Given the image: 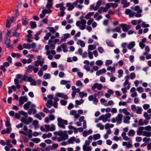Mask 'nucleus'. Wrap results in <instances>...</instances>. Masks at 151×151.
Masks as SVG:
<instances>
[{
    "label": "nucleus",
    "mask_w": 151,
    "mask_h": 151,
    "mask_svg": "<svg viewBox=\"0 0 151 151\" xmlns=\"http://www.w3.org/2000/svg\"><path fill=\"white\" fill-rule=\"evenodd\" d=\"M57 120L58 121V126L63 129H65V127L64 124H68V121L67 120L62 119L60 117H58V118Z\"/></svg>",
    "instance_id": "f257e3e1"
},
{
    "label": "nucleus",
    "mask_w": 151,
    "mask_h": 151,
    "mask_svg": "<svg viewBox=\"0 0 151 151\" xmlns=\"http://www.w3.org/2000/svg\"><path fill=\"white\" fill-rule=\"evenodd\" d=\"M102 87L103 86L101 84L96 83L91 87V89L92 91H93L96 88L98 90H100L102 89Z\"/></svg>",
    "instance_id": "f03ea898"
},
{
    "label": "nucleus",
    "mask_w": 151,
    "mask_h": 151,
    "mask_svg": "<svg viewBox=\"0 0 151 151\" xmlns=\"http://www.w3.org/2000/svg\"><path fill=\"white\" fill-rule=\"evenodd\" d=\"M120 26L122 29L123 31L124 32H127L130 28V26L126 24H120Z\"/></svg>",
    "instance_id": "7ed1b4c3"
},
{
    "label": "nucleus",
    "mask_w": 151,
    "mask_h": 151,
    "mask_svg": "<svg viewBox=\"0 0 151 151\" xmlns=\"http://www.w3.org/2000/svg\"><path fill=\"white\" fill-rule=\"evenodd\" d=\"M14 20V17L12 16L10 19H6V27L9 28L10 27L11 23Z\"/></svg>",
    "instance_id": "20e7f679"
},
{
    "label": "nucleus",
    "mask_w": 151,
    "mask_h": 151,
    "mask_svg": "<svg viewBox=\"0 0 151 151\" xmlns=\"http://www.w3.org/2000/svg\"><path fill=\"white\" fill-rule=\"evenodd\" d=\"M68 134L65 133H64V137H58V138L57 139V141L59 142H60L63 139H64V140H65L66 139H67L68 138Z\"/></svg>",
    "instance_id": "39448f33"
},
{
    "label": "nucleus",
    "mask_w": 151,
    "mask_h": 151,
    "mask_svg": "<svg viewBox=\"0 0 151 151\" xmlns=\"http://www.w3.org/2000/svg\"><path fill=\"white\" fill-rule=\"evenodd\" d=\"M117 116L118 117H116V119L118 122V123L119 124H121L122 123L123 115L121 114H118Z\"/></svg>",
    "instance_id": "423d86ee"
},
{
    "label": "nucleus",
    "mask_w": 151,
    "mask_h": 151,
    "mask_svg": "<svg viewBox=\"0 0 151 151\" xmlns=\"http://www.w3.org/2000/svg\"><path fill=\"white\" fill-rule=\"evenodd\" d=\"M66 6L68 7V11H71L74 8V6L73 5H72L70 3H67L66 4Z\"/></svg>",
    "instance_id": "0eeeda50"
},
{
    "label": "nucleus",
    "mask_w": 151,
    "mask_h": 151,
    "mask_svg": "<svg viewBox=\"0 0 151 151\" xmlns=\"http://www.w3.org/2000/svg\"><path fill=\"white\" fill-rule=\"evenodd\" d=\"M145 129L144 127H140L139 128V130L137 132V134L138 135H141L143 133L142 130Z\"/></svg>",
    "instance_id": "6e6552de"
},
{
    "label": "nucleus",
    "mask_w": 151,
    "mask_h": 151,
    "mask_svg": "<svg viewBox=\"0 0 151 151\" xmlns=\"http://www.w3.org/2000/svg\"><path fill=\"white\" fill-rule=\"evenodd\" d=\"M8 93L9 94H11L12 92V90H14V91H15L16 90L15 86H12L11 87H8Z\"/></svg>",
    "instance_id": "1a4fd4ad"
},
{
    "label": "nucleus",
    "mask_w": 151,
    "mask_h": 151,
    "mask_svg": "<svg viewBox=\"0 0 151 151\" xmlns=\"http://www.w3.org/2000/svg\"><path fill=\"white\" fill-rule=\"evenodd\" d=\"M78 45H80L82 47H84L85 46V43L84 41L81 40H78L77 43Z\"/></svg>",
    "instance_id": "9d476101"
},
{
    "label": "nucleus",
    "mask_w": 151,
    "mask_h": 151,
    "mask_svg": "<svg viewBox=\"0 0 151 151\" xmlns=\"http://www.w3.org/2000/svg\"><path fill=\"white\" fill-rule=\"evenodd\" d=\"M53 104L52 100H48L46 104V106L48 108H50Z\"/></svg>",
    "instance_id": "9b49d317"
},
{
    "label": "nucleus",
    "mask_w": 151,
    "mask_h": 151,
    "mask_svg": "<svg viewBox=\"0 0 151 151\" xmlns=\"http://www.w3.org/2000/svg\"><path fill=\"white\" fill-rule=\"evenodd\" d=\"M76 140V138L74 137H73L69 139L67 141V142L68 144H73V142L75 141Z\"/></svg>",
    "instance_id": "f8f14e48"
},
{
    "label": "nucleus",
    "mask_w": 151,
    "mask_h": 151,
    "mask_svg": "<svg viewBox=\"0 0 151 151\" xmlns=\"http://www.w3.org/2000/svg\"><path fill=\"white\" fill-rule=\"evenodd\" d=\"M22 24L24 26L27 25L28 24V22L27 21V19L25 17H22Z\"/></svg>",
    "instance_id": "ddd939ff"
},
{
    "label": "nucleus",
    "mask_w": 151,
    "mask_h": 151,
    "mask_svg": "<svg viewBox=\"0 0 151 151\" xmlns=\"http://www.w3.org/2000/svg\"><path fill=\"white\" fill-rule=\"evenodd\" d=\"M31 104L30 101H28L24 105V108L25 110H27L29 108V106Z\"/></svg>",
    "instance_id": "4468645a"
},
{
    "label": "nucleus",
    "mask_w": 151,
    "mask_h": 151,
    "mask_svg": "<svg viewBox=\"0 0 151 151\" xmlns=\"http://www.w3.org/2000/svg\"><path fill=\"white\" fill-rule=\"evenodd\" d=\"M126 14L129 15L130 17H132V12L131 10L129 9H126L125 11Z\"/></svg>",
    "instance_id": "2eb2a0df"
},
{
    "label": "nucleus",
    "mask_w": 151,
    "mask_h": 151,
    "mask_svg": "<svg viewBox=\"0 0 151 151\" xmlns=\"http://www.w3.org/2000/svg\"><path fill=\"white\" fill-rule=\"evenodd\" d=\"M30 24L31 26V28L32 29L35 28L37 27V25L36 24V22L33 21L30 22Z\"/></svg>",
    "instance_id": "dca6fc26"
},
{
    "label": "nucleus",
    "mask_w": 151,
    "mask_h": 151,
    "mask_svg": "<svg viewBox=\"0 0 151 151\" xmlns=\"http://www.w3.org/2000/svg\"><path fill=\"white\" fill-rule=\"evenodd\" d=\"M134 10L137 11L138 13H141L142 12V10L140 9V7L139 6L137 5L134 8Z\"/></svg>",
    "instance_id": "f3484780"
},
{
    "label": "nucleus",
    "mask_w": 151,
    "mask_h": 151,
    "mask_svg": "<svg viewBox=\"0 0 151 151\" xmlns=\"http://www.w3.org/2000/svg\"><path fill=\"white\" fill-rule=\"evenodd\" d=\"M143 135L147 137H150L151 136V132H147L145 131H143Z\"/></svg>",
    "instance_id": "a211bd4d"
},
{
    "label": "nucleus",
    "mask_w": 151,
    "mask_h": 151,
    "mask_svg": "<svg viewBox=\"0 0 151 151\" xmlns=\"http://www.w3.org/2000/svg\"><path fill=\"white\" fill-rule=\"evenodd\" d=\"M83 148L84 151H90L91 150V147H87V146L85 145H84L83 146Z\"/></svg>",
    "instance_id": "6ab92c4d"
},
{
    "label": "nucleus",
    "mask_w": 151,
    "mask_h": 151,
    "mask_svg": "<svg viewBox=\"0 0 151 151\" xmlns=\"http://www.w3.org/2000/svg\"><path fill=\"white\" fill-rule=\"evenodd\" d=\"M61 47L63 48V51L64 52H66L68 51L67 49L66 48L67 45L65 43H63L62 45H61Z\"/></svg>",
    "instance_id": "aec40b11"
},
{
    "label": "nucleus",
    "mask_w": 151,
    "mask_h": 151,
    "mask_svg": "<svg viewBox=\"0 0 151 151\" xmlns=\"http://www.w3.org/2000/svg\"><path fill=\"white\" fill-rule=\"evenodd\" d=\"M100 135L98 133L95 134H94L93 135V138L94 140H96V139H99L100 138Z\"/></svg>",
    "instance_id": "412c9836"
},
{
    "label": "nucleus",
    "mask_w": 151,
    "mask_h": 151,
    "mask_svg": "<svg viewBox=\"0 0 151 151\" xmlns=\"http://www.w3.org/2000/svg\"><path fill=\"white\" fill-rule=\"evenodd\" d=\"M38 121L37 120H35L33 121L32 122V125L35 127V128H38L39 126H38Z\"/></svg>",
    "instance_id": "4be33fe9"
},
{
    "label": "nucleus",
    "mask_w": 151,
    "mask_h": 151,
    "mask_svg": "<svg viewBox=\"0 0 151 151\" xmlns=\"http://www.w3.org/2000/svg\"><path fill=\"white\" fill-rule=\"evenodd\" d=\"M106 42L107 45L109 46L112 47L114 46V45L112 42L109 40H106Z\"/></svg>",
    "instance_id": "5701e85b"
},
{
    "label": "nucleus",
    "mask_w": 151,
    "mask_h": 151,
    "mask_svg": "<svg viewBox=\"0 0 151 151\" xmlns=\"http://www.w3.org/2000/svg\"><path fill=\"white\" fill-rule=\"evenodd\" d=\"M23 47L26 49H30L31 48V45L29 43H24L23 44Z\"/></svg>",
    "instance_id": "b1692460"
},
{
    "label": "nucleus",
    "mask_w": 151,
    "mask_h": 151,
    "mask_svg": "<svg viewBox=\"0 0 151 151\" xmlns=\"http://www.w3.org/2000/svg\"><path fill=\"white\" fill-rule=\"evenodd\" d=\"M96 46L95 45H90L88 46V50H94L96 48Z\"/></svg>",
    "instance_id": "393cba45"
},
{
    "label": "nucleus",
    "mask_w": 151,
    "mask_h": 151,
    "mask_svg": "<svg viewBox=\"0 0 151 151\" xmlns=\"http://www.w3.org/2000/svg\"><path fill=\"white\" fill-rule=\"evenodd\" d=\"M43 78L45 79H50V75L49 73H45L43 76Z\"/></svg>",
    "instance_id": "a878e982"
},
{
    "label": "nucleus",
    "mask_w": 151,
    "mask_h": 151,
    "mask_svg": "<svg viewBox=\"0 0 151 151\" xmlns=\"http://www.w3.org/2000/svg\"><path fill=\"white\" fill-rule=\"evenodd\" d=\"M31 140L36 143H38L40 141V138H37L32 139Z\"/></svg>",
    "instance_id": "bb28decb"
},
{
    "label": "nucleus",
    "mask_w": 151,
    "mask_h": 151,
    "mask_svg": "<svg viewBox=\"0 0 151 151\" xmlns=\"http://www.w3.org/2000/svg\"><path fill=\"white\" fill-rule=\"evenodd\" d=\"M87 95L86 93H84L83 92H81L79 93V96L81 98H83L84 96H87Z\"/></svg>",
    "instance_id": "cd10ccee"
},
{
    "label": "nucleus",
    "mask_w": 151,
    "mask_h": 151,
    "mask_svg": "<svg viewBox=\"0 0 151 151\" xmlns=\"http://www.w3.org/2000/svg\"><path fill=\"white\" fill-rule=\"evenodd\" d=\"M33 68V66L32 65H29L28 66L27 70L31 72L32 71Z\"/></svg>",
    "instance_id": "c85d7f7f"
},
{
    "label": "nucleus",
    "mask_w": 151,
    "mask_h": 151,
    "mask_svg": "<svg viewBox=\"0 0 151 151\" xmlns=\"http://www.w3.org/2000/svg\"><path fill=\"white\" fill-rule=\"evenodd\" d=\"M47 29L53 34L55 32V31L53 27H48L47 28Z\"/></svg>",
    "instance_id": "c756f323"
},
{
    "label": "nucleus",
    "mask_w": 151,
    "mask_h": 151,
    "mask_svg": "<svg viewBox=\"0 0 151 151\" xmlns=\"http://www.w3.org/2000/svg\"><path fill=\"white\" fill-rule=\"evenodd\" d=\"M96 126L100 128L101 130H103L104 128V126L101 123H99L96 124Z\"/></svg>",
    "instance_id": "7c9ffc66"
},
{
    "label": "nucleus",
    "mask_w": 151,
    "mask_h": 151,
    "mask_svg": "<svg viewBox=\"0 0 151 151\" xmlns=\"http://www.w3.org/2000/svg\"><path fill=\"white\" fill-rule=\"evenodd\" d=\"M144 116L145 117L146 119L149 120L150 119V118L148 114L146 112H145L144 114Z\"/></svg>",
    "instance_id": "2f4dec72"
},
{
    "label": "nucleus",
    "mask_w": 151,
    "mask_h": 151,
    "mask_svg": "<svg viewBox=\"0 0 151 151\" xmlns=\"http://www.w3.org/2000/svg\"><path fill=\"white\" fill-rule=\"evenodd\" d=\"M66 133V131H64V132L63 133L62 132V130H61L59 132H58V135L60 136L61 137H64V133Z\"/></svg>",
    "instance_id": "473e14b6"
},
{
    "label": "nucleus",
    "mask_w": 151,
    "mask_h": 151,
    "mask_svg": "<svg viewBox=\"0 0 151 151\" xmlns=\"http://www.w3.org/2000/svg\"><path fill=\"white\" fill-rule=\"evenodd\" d=\"M67 102L66 101L61 99L60 101V103L62 105L65 106L67 104Z\"/></svg>",
    "instance_id": "72a5a7b5"
},
{
    "label": "nucleus",
    "mask_w": 151,
    "mask_h": 151,
    "mask_svg": "<svg viewBox=\"0 0 151 151\" xmlns=\"http://www.w3.org/2000/svg\"><path fill=\"white\" fill-rule=\"evenodd\" d=\"M19 114L21 115H24L25 117H27L28 115L27 112H25L23 111H20L19 112Z\"/></svg>",
    "instance_id": "f704fd0d"
},
{
    "label": "nucleus",
    "mask_w": 151,
    "mask_h": 151,
    "mask_svg": "<svg viewBox=\"0 0 151 151\" xmlns=\"http://www.w3.org/2000/svg\"><path fill=\"white\" fill-rule=\"evenodd\" d=\"M51 35V33L50 32L47 33L46 35L44 37V39L46 40H48Z\"/></svg>",
    "instance_id": "c9c22d12"
},
{
    "label": "nucleus",
    "mask_w": 151,
    "mask_h": 151,
    "mask_svg": "<svg viewBox=\"0 0 151 151\" xmlns=\"http://www.w3.org/2000/svg\"><path fill=\"white\" fill-rule=\"evenodd\" d=\"M112 61L111 60H107L106 62V66H109L110 64H112Z\"/></svg>",
    "instance_id": "e433bc0d"
},
{
    "label": "nucleus",
    "mask_w": 151,
    "mask_h": 151,
    "mask_svg": "<svg viewBox=\"0 0 151 151\" xmlns=\"http://www.w3.org/2000/svg\"><path fill=\"white\" fill-rule=\"evenodd\" d=\"M142 26L143 28L148 27L150 26L148 24H146L145 22H143L142 24Z\"/></svg>",
    "instance_id": "4c0bfd02"
},
{
    "label": "nucleus",
    "mask_w": 151,
    "mask_h": 151,
    "mask_svg": "<svg viewBox=\"0 0 151 151\" xmlns=\"http://www.w3.org/2000/svg\"><path fill=\"white\" fill-rule=\"evenodd\" d=\"M140 13H138L136 14L135 12H133V16H135L137 17H140L142 16L141 14Z\"/></svg>",
    "instance_id": "58836bf2"
},
{
    "label": "nucleus",
    "mask_w": 151,
    "mask_h": 151,
    "mask_svg": "<svg viewBox=\"0 0 151 151\" xmlns=\"http://www.w3.org/2000/svg\"><path fill=\"white\" fill-rule=\"evenodd\" d=\"M137 96V93L135 92V88L134 87H133V97H136Z\"/></svg>",
    "instance_id": "ea45409f"
},
{
    "label": "nucleus",
    "mask_w": 151,
    "mask_h": 151,
    "mask_svg": "<svg viewBox=\"0 0 151 151\" xmlns=\"http://www.w3.org/2000/svg\"><path fill=\"white\" fill-rule=\"evenodd\" d=\"M142 108L140 107H138V109L136 110V113L138 114H141L142 111Z\"/></svg>",
    "instance_id": "a19ab883"
},
{
    "label": "nucleus",
    "mask_w": 151,
    "mask_h": 151,
    "mask_svg": "<svg viewBox=\"0 0 151 151\" xmlns=\"http://www.w3.org/2000/svg\"><path fill=\"white\" fill-rule=\"evenodd\" d=\"M11 40L10 38L7 37L6 38L5 40V44L7 45L8 44H10Z\"/></svg>",
    "instance_id": "79ce46f5"
},
{
    "label": "nucleus",
    "mask_w": 151,
    "mask_h": 151,
    "mask_svg": "<svg viewBox=\"0 0 151 151\" xmlns=\"http://www.w3.org/2000/svg\"><path fill=\"white\" fill-rule=\"evenodd\" d=\"M112 30L114 31H116V32L119 33L121 32V29L119 27H116L115 29H113Z\"/></svg>",
    "instance_id": "37998d69"
},
{
    "label": "nucleus",
    "mask_w": 151,
    "mask_h": 151,
    "mask_svg": "<svg viewBox=\"0 0 151 151\" xmlns=\"http://www.w3.org/2000/svg\"><path fill=\"white\" fill-rule=\"evenodd\" d=\"M129 78H130L131 79H132V73H130V76H129V75H127L125 77L126 80L128 81V80L129 79Z\"/></svg>",
    "instance_id": "c03bdc74"
},
{
    "label": "nucleus",
    "mask_w": 151,
    "mask_h": 151,
    "mask_svg": "<svg viewBox=\"0 0 151 151\" xmlns=\"http://www.w3.org/2000/svg\"><path fill=\"white\" fill-rule=\"evenodd\" d=\"M137 91L140 93H142L144 91L143 88L141 87H138L137 88Z\"/></svg>",
    "instance_id": "a18cd8bd"
},
{
    "label": "nucleus",
    "mask_w": 151,
    "mask_h": 151,
    "mask_svg": "<svg viewBox=\"0 0 151 151\" xmlns=\"http://www.w3.org/2000/svg\"><path fill=\"white\" fill-rule=\"evenodd\" d=\"M96 63L98 65L101 66L102 65L103 63L102 61L101 60H98L96 62Z\"/></svg>",
    "instance_id": "49530a36"
},
{
    "label": "nucleus",
    "mask_w": 151,
    "mask_h": 151,
    "mask_svg": "<svg viewBox=\"0 0 151 151\" xmlns=\"http://www.w3.org/2000/svg\"><path fill=\"white\" fill-rule=\"evenodd\" d=\"M53 147L50 146H47L45 148V150L47 151H50L51 150H53Z\"/></svg>",
    "instance_id": "de8ad7c7"
},
{
    "label": "nucleus",
    "mask_w": 151,
    "mask_h": 151,
    "mask_svg": "<svg viewBox=\"0 0 151 151\" xmlns=\"http://www.w3.org/2000/svg\"><path fill=\"white\" fill-rule=\"evenodd\" d=\"M53 4L48 3L46 5V7L48 9H50L52 7Z\"/></svg>",
    "instance_id": "09e8293b"
},
{
    "label": "nucleus",
    "mask_w": 151,
    "mask_h": 151,
    "mask_svg": "<svg viewBox=\"0 0 151 151\" xmlns=\"http://www.w3.org/2000/svg\"><path fill=\"white\" fill-rule=\"evenodd\" d=\"M20 98L22 99V100L24 102H27L28 99L26 96H21Z\"/></svg>",
    "instance_id": "8fccbe9b"
},
{
    "label": "nucleus",
    "mask_w": 151,
    "mask_h": 151,
    "mask_svg": "<svg viewBox=\"0 0 151 151\" xmlns=\"http://www.w3.org/2000/svg\"><path fill=\"white\" fill-rule=\"evenodd\" d=\"M70 81H67L65 80H63L60 81V83L62 85H65L68 82H70Z\"/></svg>",
    "instance_id": "3c124183"
},
{
    "label": "nucleus",
    "mask_w": 151,
    "mask_h": 151,
    "mask_svg": "<svg viewBox=\"0 0 151 151\" xmlns=\"http://www.w3.org/2000/svg\"><path fill=\"white\" fill-rule=\"evenodd\" d=\"M51 127H50V130L51 131H53L55 130V127L53 124H51Z\"/></svg>",
    "instance_id": "603ef678"
},
{
    "label": "nucleus",
    "mask_w": 151,
    "mask_h": 151,
    "mask_svg": "<svg viewBox=\"0 0 151 151\" xmlns=\"http://www.w3.org/2000/svg\"><path fill=\"white\" fill-rule=\"evenodd\" d=\"M98 50L99 52L100 53H102L104 52V50L101 47H98Z\"/></svg>",
    "instance_id": "864d4df0"
},
{
    "label": "nucleus",
    "mask_w": 151,
    "mask_h": 151,
    "mask_svg": "<svg viewBox=\"0 0 151 151\" xmlns=\"http://www.w3.org/2000/svg\"><path fill=\"white\" fill-rule=\"evenodd\" d=\"M112 4H114L113 3H108L106 4L105 7H106L108 9L110 8L112 5Z\"/></svg>",
    "instance_id": "5fc2aeb1"
},
{
    "label": "nucleus",
    "mask_w": 151,
    "mask_h": 151,
    "mask_svg": "<svg viewBox=\"0 0 151 151\" xmlns=\"http://www.w3.org/2000/svg\"><path fill=\"white\" fill-rule=\"evenodd\" d=\"M139 46L141 49H143L145 46V45L142 42H140L139 43Z\"/></svg>",
    "instance_id": "6e6d98bb"
},
{
    "label": "nucleus",
    "mask_w": 151,
    "mask_h": 151,
    "mask_svg": "<svg viewBox=\"0 0 151 151\" xmlns=\"http://www.w3.org/2000/svg\"><path fill=\"white\" fill-rule=\"evenodd\" d=\"M143 106L145 110H147L149 108L150 105L148 104H145Z\"/></svg>",
    "instance_id": "4d7b16f0"
},
{
    "label": "nucleus",
    "mask_w": 151,
    "mask_h": 151,
    "mask_svg": "<svg viewBox=\"0 0 151 151\" xmlns=\"http://www.w3.org/2000/svg\"><path fill=\"white\" fill-rule=\"evenodd\" d=\"M74 107V105L72 103H70L68 107V110H70Z\"/></svg>",
    "instance_id": "13d9d810"
},
{
    "label": "nucleus",
    "mask_w": 151,
    "mask_h": 151,
    "mask_svg": "<svg viewBox=\"0 0 151 151\" xmlns=\"http://www.w3.org/2000/svg\"><path fill=\"white\" fill-rule=\"evenodd\" d=\"M51 64L52 67L53 68H56L57 67V64L55 62H52Z\"/></svg>",
    "instance_id": "bf43d9fd"
},
{
    "label": "nucleus",
    "mask_w": 151,
    "mask_h": 151,
    "mask_svg": "<svg viewBox=\"0 0 151 151\" xmlns=\"http://www.w3.org/2000/svg\"><path fill=\"white\" fill-rule=\"evenodd\" d=\"M45 128L46 129V132H48L50 130V125H45Z\"/></svg>",
    "instance_id": "052dcab7"
},
{
    "label": "nucleus",
    "mask_w": 151,
    "mask_h": 151,
    "mask_svg": "<svg viewBox=\"0 0 151 151\" xmlns=\"http://www.w3.org/2000/svg\"><path fill=\"white\" fill-rule=\"evenodd\" d=\"M63 93L57 92L56 93L55 95L56 96L59 97H61L63 95Z\"/></svg>",
    "instance_id": "680f3d73"
},
{
    "label": "nucleus",
    "mask_w": 151,
    "mask_h": 151,
    "mask_svg": "<svg viewBox=\"0 0 151 151\" xmlns=\"http://www.w3.org/2000/svg\"><path fill=\"white\" fill-rule=\"evenodd\" d=\"M63 94L61 98L64 99L65 100H67L68 99V97L67 96V95L64 93H63Z\"/></svg>",
    "instance_id": "e2e57ef3"
},
{
    "label": "nucleus",
    "mask_w": 151,
    "mask_h": 151,
    "mask_svg": "<svg viewBox=\"0 0 151 151\" xmlns=\"http://www.w3.org/2000/svg\"><path fill=\"white\" fill-rule=\"evenodd\" d=\"M4 66L3 65H1L0 66V69L3 71L4 72H5L6 71V69L5 68Z\"/></svg>",
    "instance_id": "0e129e2a"
},
{
    "label": "nucleus",
    "mask_w": 151,
    "mask_h": 151,
    "mask_svg": "<svg viewBox=\"0 0 151 151\" xmlns=\"http://www.w3.org/2000/svg\"><path fill=\"white\" fill-rule=\"evenodd\" d=\"M88 57L90 59H93V56L92 52L90 51L88 52Z\"/></svg>",
    "instance_id": "69168bd1"
},
{
    "label": "nucleus",
    "mask_w": 151,
    "mask_h": 151,
    "mask_svg": "<svg viewBox=\"0 0 151 151\" xmlns=\"http://www.w3.org/2000/svg\"><path fill=\"white\" fill-rule=\"evenodd\" d=\"M93 21V18H92L87 22V24L88 25H90Z\"/></svg>",
    "instance_id": "338daca9"
},
{
    "label": "nucleus",
    "mask_w": 151,
    "mask_h": 151,
    "mask_svg": "<svg viewBox=\"0 0 151 151\" xmlns=\"http://www.w3.org/2000/svg\"><path fill=\"white\" fill-rule=\"evenodd\" d=\"M144 128L145 129L148 131H150L151 130V127L150 126L145 127Z\"/></svg>",
    "instance_id": "774afa93"
}]
</instances>
